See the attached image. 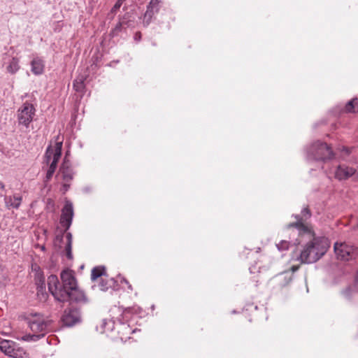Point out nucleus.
Instances as JSON below:
<instances>
[{
  "mask_svg": "<svg viewBox=\"0 0 358 358\" xmlns=\"http://www.w3.org/2000/svg\"><path fill=\"white\" fill-rule=\"evenodd\" d=\"M20 69L19 59L16 57H12L9 59L6 70L11 74L15 73Z\"/></svg>",
  "mask_w": 358,
  "mask_h": 358,
  "instance_id": "aec40b11",
  "label": "nucleus"
},
{
  "mask_svg": "<svg viewBox=\"0 0 358 358\" xmlns=\"http://www.w3.org/2000/svg\"><path fill=\"white\" fill-rule=\"evenodd\" d=\"M60 278L61 282L55 275H50L48 278V289L57 301L62 303L70 301L86 303L87 302L85 293L78 289L76 279L71 271H62Z\"/></svg>",
  "mask_w": 358,
  "mask_h": 358,
  "instance_id": "f257e3e1",
  "label": "nucleus"
},
{
  "mask_svg": "<svg viewBox=\"0 0 358 358\" xmlns=\"http://www.w3.org/2000/svg\"><path fill=\"white\" fill-rule=\"evenodd\" d=\"M5 190V185L3 182L0 181V192Z\"/></svg>",
  "mask_w": 358,
  "mask_h": 358,
  "instance_id": "f704fd0d",
  "label": "nucleus"
},
{
  "mask_svg": "<svg viewBox=\"0 0 358 358\" xmlns=\"http://www.w3.org/2000/svg\"><path fill=\"white\" fill-rule=\"evenodd\" d=\"M297 268L293 267V271H296Z\"/></svg>",
  "mask_w": 358,
  "mask_h": 358,
  "instance_id": "a19ab883",
  "label": "nucleus"
},
{
  "mask_svg": "<svg viewBox=\"0 0 358 358\" xmlns=\"http://www.w3.org/2000/svg\"><path fill=\"white\" fill-rule=\"evenodd\" d=\"M31 71L35 75H41L43 73L44 70V63L41 59L38 57L34 58L31 62Z\"/></svg>",
  "mask_w": 358,
  "mask_h": 358,
  "instance_id": "2eb2a0df",
  "label": "nucleus"
},
{
  "mask_svg": "<svg viewBox=\"0 0 358 358\" xmlns=\"http://www.w3.org/2000/svg\"><path fill=\"white\" fill-rule=\"evenodd\" d=\"M115 283L116 281L113 278H111L109 280L102 278H101V281L99 284V287L101 291H107L109 288L114 287Z\"/></svg>",
  "mask_w": 358,
  "mask_h": 358,
  "instance_id": "6ab92c4d",
  "label": "nucleus"
},
{
  "mask_svg": "<svg viewBox=\"0 0 358 358\" xmlns=\"http://www.w3.org/2000/svg\"><path fill=\"white\" fill-rule=\"evenodd\" d=\"M124 0H117L115 5L113 6V8L110 10V13L108 15H111V18L113 17V16L115 15L117 11L120 9V8L122 6L123 2Z\"/></svg>",
  "mask_w": 358,
  "mask_h": 358,
  "instance_id": "bb28decb",
  "label": "nucleus"
},
{
  "mask_svg": "<svg viewBox=\"0 0 358 358\" xmlns=\"http://www.w3.org/2000/svg\"><path fill=\"white\" fill-rule=\"evenodd\" d=\"M351 151H352V148H349L343 146L342 150H341V157L343 159H345L346 157L350 155V154L351 153Z\"/></svg>",
  "mask_w": 358,
  "mask_h": 358,
  "instance_id": "7c9ffc66",
  "label": "nucleus"
},
{
  "mask_svg": "<svg viewBox=\"0 0 358 358\" xmlns=\"http://www.w3.org/2000/svg\"><path fill=\"white\" fill-rule=\"evenodd\" d=\"M73 88L76 92H81L83 91L85 88V85L82 83V81L74 80Z\"/></svg>",
  "mask_w": 358,
  "mask_h": 358,
  "instance_id": "cd10ccee",
  "label": "nucleus"
},
{
  "mask_svg": "<svg viewBox=\"0 0 358 358\" xmlns=\"http://www.w3.org/2000/svg\"><path fill=\"white\" fill-rule=\"evenodd\" d=\"M355 169L345 164L337 166L334 171V176L338 180H347L355 173Z\"/></svg>",
  "mask_w": 358,
  "mask_h": 358,
  "instance_id": "f8f14e48",
  "label": "nucleus"
},
{
  "mask_svg": "<svg viewBox=\"0 0 358 358\" xmlns=\"http://www.w3.org/2000/svg\"><path fill=\"white\" fill-rule=\"evenodd\" d=\"M122 282H124L128 285L129 289H132L131 285L129 284V282L125 278H122Z\"/></svg>",
  "mask_w": 358,
  "mask_h": 358,
  "instance_id": "58836bf2",
  "label": "nucleus"
},
{
  "mask_svg": "<svg viewBox=\"0 0 358 358\" xmlns=\"http://www.w3.org/2000/svg\"><path fill=\"white\" fill-rule=\"evenodd\" d=\"M355 286L357 287H358V269H357V274L355 276Z\"/></svg>",
  "mask_w": 358,
  "mask_h": 358,
  "instance_id": "4c0bfd02",
  "label": "nucleus"
},
{
  "mask_svg": "<svg viewBox=\"0 0 358 358\" xmlns=\"http://www.w3.org/2000/svg\"><path fill=\"white\" fill-rule=\"evenodd\" d=\"M276 246L279 250H287L289 248V242L286 241H282L280 243L277 244Z\"/></svg>",
  "mask_w": 358,
  "mask_h": 358,
  "instance_id": "c85d7f7f",
  "label": "nucleus"
},
{
  "mask_svg": "<svg viewBox=\"0 0 358 358\" xmlns=\"http://www.w3.org/2000/svg\"><path fill=\"white\" fill-rule=\"evenodd\" d=\"M35 283L40 291L45 288V277L41 271H37L34 278Z\"/></svg>",
  "mask_w": 358,
  "mask_h": 358,
  "instance_id": "4be33fe9",
  "label": "nucleus"
},
{
  "mask_svg": "<svg viewBox=\"0 0 358 358\" xmlns=\"http://www.w3.org/2000/svg\"><path fill=\"white\" fill-rule=\"evenodd\" d=\"M62 141L56 142L54 146L49 145L45 152L44 162L49 164L46 173V181L50 180L57 167V163L62 156Z\"/></svg>",
  "mask_w": 358,
  "mask_h": 358,
  "instance_id": "39448f33",
  "label": "nucleus"
},
{
  "mask_svg": "<svg viewBox=\"0 0 358 358\" xmlns=\"http://www.w3.org/2000/svg\"><path fill=\"white\" fill-rule=\"evenodd\" d=\"M44 337V334H38L34 333L33 334H26L22 337V340L27 342H36Z\"/></svg>",
  "mask_w": 358,
  "mask_h": 358,
  "instance_id": "393cba45",
  "label": "nucleus"
},
{
  "mask_svg": "<svg viewBox=\"0 0 358 358\" xmlns=\"http://www.w3.org/2000/svg\"><path fill=\"white\" fill-rule=\"evenodd\" d=\"M27 353L24 350L19 347L18 345L16 346L12 355H10V357L13 358H27Z\"/></svg>",
  "mask_w": 358,
  "mask_h": 358,
  "instance_id": "a878e982",
  "label": "nucleus"
},
{
  "mask_svg": "<svg viewBox=\"0 0 358 358\" xmlns=\"http://www.w3.org/2000/svg\"><path fill=\"white\" fill-rule=\"evenodd\" d=\"M73 215V203L69 201H66L62 209L60 217V224L64 227L65 232L70 228L72 224Z\"/></svg>",
  "mask_w": 358,
  "mask_h": 358,
  "instance_id": "9b49d317",
  "label": "nucleus"
},
{
  "mask_svg": "<svg viewBox=\"0 0 358 358\" xmlns=\"http://www.w3.org/2000/svg\"><path fill=\"white\" fill-rule=\"evenodd\" d=\"M36 109L31 103L28 101L24 103L17 112L18 124L28 129L33 121Z\"/></svg>",
  "mask_w": 358,
  "mask_h": 358,
  "instance_id": "0eeeda50",
  "label": "nucleus"
},
{
  "mask_svg": "<svg viewBox=\"0 0 358 358\" xmlns=\"http://www.w3.org/2000/svg\"><path fill=\"white\" fill-rule=\"evenodd\" d=\"M162 0H150V3H148L150 7L154 8L155 10H159V3Z\"/></svg>",
  "mask_w": 358,
  "mask_h": 358,
  "instance_id": "c756f323",
  "label": "nucleus"
},
{
  "mask_svg": "<svg viewBox=\"0 0 358 358\" xmlns=\"http://www.w3.org/2000/svg\"><path fill=\"white\" fill-rule=\"evenodd\" d=\"M32 269H34V271H36V273L37 271H41L40 268L36 264L32 265Z\"/></svg>",
  "mask_w": 358,
  "mask_h": 358,
  "instance_id": "e433bc0d",
  "label": "nucleus"
},
{
  "mask_svg": "<svg viewBox=\"0 0 358 358\" xmlns=\"http://www.w3.org/2000/svg\"><path fill=\"white\" fill-rule=\"evenodd\" d=\"M17 344L10 340H2L0 341V350L5 355L10 357Z\"/></svg>",
  "mask_w": 358,
  "mask_h": 358,
  "instance_id": "4468645a",
  "label": "nucleus"
},
{
  "mask_svg": "<svg viewBox=\"0 0 358 358\" xmlns=\"http://www.w3.org/2000/svg\"><path fill=\"white\" fill-rule=\"evenodd\" d=\"M334 249L337 258L342 261H350L358 257V248L345 243H335Z\"/></svg>",
  "mask_w": 358,
  "mask_h": 358,
  "instance_id": "6e6552de",
  "label": "nucleus"
},
{
  "mask_svg": "<svg viewBox=\"0 0 358 358\" xmlns=\"http://www.w3.org/2000/svg\"><path fill=\"white\" fill-rule=\"evenodd\" d=\"M85 80V78L83 76L78 77L75 80L82 81L83 83H84V81Z\"/></svg>",
  "mask_w": 358,
  "mask_h": 358,
  "instance_id": "c9c22d12",
  "label": "nucleus"
},
{
  "mask_svg": "<svg viewBox=\"0 0 358 358\" xmlns=\"http://www.w3.org/2000/svg\"><path fill=\"white\" fill-rule=\"evenodd\" d=\"M58 175L62 176L64 182L62 184L61 191L63 194H65L69 189L71 182L73 180L75 175V172L71 167V162L67 159L66 156L64 158L63 162L59 167Z\"/></svg>",
  "mask_w": 358,
  "mask_h": 358,
  "instance_id": "1a4fd4ad",
  "label": "nucleus"
},
{
  "mask_svg": "<svg viewBox=\"0 0 358 358\" xmlns=\"http://www.w3.org/2000/svg\"><path fill=\"white\" fill-rule=\"evenodd\" d=\"M351 290L352 289L350 287L346 288L345 290L343 291V294L348 299H350L351 296Z\"/></svg>",
  "mask_w": 358,
  "mask_h": 358,
  "instance_id": "2f4dec72",
  "label": "nucleus"
},
{
  "mask_svg": "<svg viewBox=\"0 0 358 358\" xmlns=\"http://www.w3.org/2000/svg\"><path fill=\"white\" fill-rule=\"evenodd\" d=\"M134 38L136 41H140L141 39V32H136L134 36Z\"/></svg>",
  "mask_w": 358,
  "mask_h": 358,
  "instance_id": "473e14b6",
  "label": "nucleus"
},
{
  "mask_svg": "<svg viewBox=\"0 0 358 358\" xmlns=\"http://www.w3.org/2000/svg\"><path fill=\"white\" fill-rule=\"evenodd\" d=\"M101 328L103 332L113 331L115 329V322L113 320H103Z\"/></svg>",
  "mask_w": 358,
  "mask_h": 358,
  "instance_id": "5701e85b",
  "label": "nucleus"
},
{
  "mask_svg": "<svg viewBox=\"0 0 358 358\" xmlns=\"http://www.w3.org/2000/svg\"><path fill=\"white\" fill-rule=\"evenodd\" d=\"M41 250H45V246H42L41 247Z\"/></svg>",
  "mask_w": 358,
  "mask_h": 358,
  "instance_id": "ea45409f",
  "label": "nucleus"
},
{
  "mask_svg": "<svg viewBox=\"0 0 358 358\" xmlns=\"http://www.w3.org/2000/svg\"><path fill=\"white\" fill-rule=\"evenodd\" d=\"M296 220V222L290 223L287 225L288 228L294 227L301 235H307L309 238L313 236V232L308 224L307 221L311 217L312 213L308 208L306 206L303 208L300 214L292 215Z\"/></svg>",
  "mask_w": 358,
  "mask_h": 358,
  "instance_id": "423d86ee",
  "label": "nucleus"
},
{
  "mask_svg": "<svg viewBox=\"0 0 358 358\" xmlns=\"http://www.w3.org/2000/svg\"><path fill=\"white\" fill-rule=\"evenodd\" d=\"M106 276V268L103 266H96L92 268L91 272V280H96L99 278H103Z\"/></svg>",
  "mask_w": 358,
  "mask_h": 358,
  "instance_id": "f3484780",
  "label": "nucleus"
},
{
  "mask_svg": "<svg viewBox=\"0 0 358 358\" xmlns=\"http://www.w3.org/2000/svg\"><path fill=\"white\" fill-rule=\"evenodd\" d=\"M62 324L71 327L80 322V313L77 308H66L61 317Z\"/></svg>",
  "mask_w": 358,
  "mask_h": 358,
  "instance_id": "9d476101",
  "label": "nucleus"
},
{
  "mask_svg": "<svg viewBox=\"0 0 358 358\" xmlns=\"http://www.w3.org/2000/svg\"><path fill=\"white\" fill-rule=\"evenodd\" d=\"M329 243L324 237H315L309 241L297 258L301 263L311 264L319 260L327 251Z\"/></svg>",
  "mask_w": 358,
  "mask_h": 358,
  "instance_id": "f03ea898",
  "label": "nucleus"
},
{
  "mask_svg": "<svg viewBox=\"0 0 358 358\" xmlns=\"http://www.w3.org/2000/svg\"><path fill=\"white\" fill-rule=\"evenodd\" d=\"M345 110L348 113H358V99L349 101L345 106Z\"/></svg>",
  "mask_w": 358,
  "mask_h": 358,
  "instance_id": "412c9836",
  "label": "nucleus"
},
{
  "mask_svg": "<svg viewBox=\"0 0 358 358\" xmlns=\"http://www.w3.org/2000/svg\"><path fill=\"white\" fill-rule=\"evenodd\" d=\"M26 320L29 327L34 333L44 334V336L55 329L52 320L37 313H31Z\"/></svg>",
  "mask_w": 358,
  "mask_h": 358,
  "instance_id": "7ed1b4c3",
  "label": "nucleus"
},
{
  "mask_svg": "<svg viewBox=\"0 0 358 358\" xmlns=\"http://www.w3.org/2000/svg\"><path fill=\"white\" fill-rule=\"evenodd\" d=\"M66 243L65 246V252L66 256L69 259H73L72 254V242H73V236L71 232H67L66 234Z\"/></svg>",
  "mask_w": 358,
  "mask_h": 358,
  "instance_id": "a211bd4d",
  "label": "nucleus"
},
{
  "mask_svg": "<svg viewBox=\"0 0 358 358\" xmlns=\"http://www.w3.org/2000/svg\"><path fill=\"white\" fill-rule=\"evenodd\" d=\"M158 12L159 10H155V9L152 7L151 8L150 6H147L146 11L143 17V24L144 27H148L150 24L153 16Z\"/></svg>",
  "mask_w": 358,
  "mask_h": 358,
  "instance_id": "dca6fc26",
  "label": "nucleus"
},
{
  "mask_svg": "<svg viewBox=\"0 0 358 358\" xmlns=\"http://www.w3.org/2000/svg\"><path fill=\"white\" fill-rule=\"evenodd\" d=\"M331 148L326 143L317 141L307 149V159L318 162H326L333 158Z\"/></svg>",
  "mask_w": 358,
  "mask_h": 358,
  "instance_id": "20e7f679",
  "label": "nucleus"
},
{
  "mask_svg": "<svg viewBox=\"0 0 358 358\" xmlns=\"http://www.w3.org/2000/svg\"><path fill=\"white\" fill-rule=\"evenodd\" d=\"M22 201V196L14 194L13 196H4V202L8 209H18Z\"/></svg>",
  "mask_w": 358,
  "mask_h": 358,
  "instance_id": "ddd939ff",
  "label": "nucleus"
},
{
  "mask_svg": "<svg viewBox=\"0 0 358 358\" xmlns=\"http://www.w3.org/2000/svg\"><path fill=\"white\" fill-rule=\"evenodd\" d=\"M63 240V236H56V238H55V243L57 244V243H60Z\"/></svg>",
  "mask_w": 358,
  "mask_h": 358,
  "instance_id": "72a5a7b5",
  "label": "nucleus"
},
{
  "mask_svg": "<svg viewBox=\"0 0 358 358\" xmlns=\"http://www.w3.org/2000/svg\"><path fill=\"white\" fill-rule=\"evenodd\" d=\"M128 22H126L124 20H122V21H120L117 24L116 26L115 27L114 29H112L111 32H110V35L114 37L117 35H118V34L122 31V29L125 27V26H128Z\"/></svg>",
  "mask_w": 358,
  "mask_h": 358,
  "instance_id": "b1692460",
  "label": "nucleus"
}]
</instances>
